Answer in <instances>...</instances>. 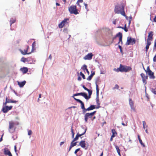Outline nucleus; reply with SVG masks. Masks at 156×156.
<instances>
[{"label":"nucleus","mask_w":156,"mask_h":156,"mask_svg":"<svg viewBox=\"0 0 156 156\" xmlns=\"http://www.w3.org/2000/svg\"><path fill=\"white\" fill-rule=\"evenodd\" d=\"M63 31L64 32L67 33V29H64Z\"/></svg>","instance_id":"0e129e2a"},{"label":"nucleus","mask_w":156,"mask_h":156,"mask_svg":"<svg viewBox=\"0 0 156 156\" xmlns=\"http://www.w3.org/2000/svg\"><path fill=\"white\" fill-rule=\"evenodd\" d=\"M118 35H119L120 36L119 37V42L118 43L119 44L120 42H121V44H122V34L121 32H119L117 34V36Z\"/></svg>","instance_id":"f3484780"},{"label":"nucleus","mask_w":156,"mask_h":156,"mask_svg":"<svg viewBox=\"0 0 156 156\" xmlns=\"http://www.w3.org/2000/svg\"><path fill=\"white\" fill-rule=\"evenodd\" d=\"M129 105L130 107L131 110L134 111H135V109L134 106V103L133 101H132V99L131 98L129 99Z\"/></svg>","instance_id":"9b49d317"},{"label":"nucleus","mask_w":156,"mask_h":156,"mask_svg":"<svg viewBox=\"0 0 156 156\" xmlns=\"http://www.w3.org/2000/svg\"><path fill=\"white\" fill-rule=\"evenodd\" d=\"M69 11L71 14L76 15L79 13L76 9V6L75 5H73L70 7L69 8Z\"/></svg>","instance_id":"423d86ee"},{"label":"nucleus","mask_w":156,"mask_h":156,"mask_svg":"<svg viewBox=\"0 0 156 156\" xmlns=\"http://www.w3.org/2000/svg\"><path fill=\"white\" fill-rule=\"evenodd\" d=\"M82 69L84 71L85 70H86V69H87V65L85 64L83 66V67L82 68Z\"/></svg>","instance_id":"ea45409f"},{"label":"nucleus","mask_w":156,"mask_h":156,"mask_svg":"<svg viewBox=\"0 0 156 156\" xmlns=\"http://www.w3.org/2000/svg\"><path fill=\"white\" fill-rule=\"evenodd\" d=\"M65 25L62 22L60 23L58 25V27L60 28H62Z\"/></svg>","instance_id":"f704fd0d"},{"label":"nucleus","mask_w":156,"mask_h":156,"mask_svg":"<svg viewBox=\"0 0 156 156\" xmlns=\"http://www.w3.org/2000/svg\"><path fill=\"white\" fill-rule=\"evenodd\" d=\"M81 78L79 76H78V80L79 81H81Z\"/></svg>","instance_id":"4d7b16f0"},{"label":"nucleus","mask_w":156,"mask_h":156,"mask_svg":"<svg viewBox=\"0 0 156 156\" xmlns=\"http://www.w3.org/2000/svg\"><path fill=\"white\" fill-rule=\"evenodd\" d=\"M83 4L85 6V8L86 9L87 11H88L89 10V9H88V8H87V3H85V2H84L83 3Z\"/></svg>","instance_id":"58836bf2"},{"label":"nucleus","mask_w":156,"mask_h":156,"mask_svg":"<svg viewBox=\"0 0 156 156\" xmlns=\"http://www.w3.org/2000/svg\"><path fill=\"white\" fill-rule=\"evenodd\" d=\"M153 61L154 62H156V54L155 55L154 57Z\"/></svg>","instance_id":"5fc2aeb1"},{"label":"nucleus","mask_w":156,"mask_h":156,"mask_svg":"<svg viewBox=\"0 0 156 156\" xmlns=\"http://www.w3.org/2000/svg\"><path fill=\"white\" fill-rule=\"evenodd\" d=\"M93 55L92 53H88L83 57V59L85 60H91L92 58Z\"/></svg>","instance_id":"f8f14e48"},{"label":"nucleus","mask_w":156,"mask_h":156,"mask_svg":"<svg viewBox=\"0 0 156 156\" xmlns=\"http://www.w3.org/2000/svg\"><path fill=\"white\" fill-rule=\"evenodd\" d=\"M149 76L150 78L152 79H154L155 78V76H154V73L151 71H149V72L147 73Z\"/></svg>","instance_id":"dca6fc26"},{"label":"nucleus","mask_w":156,"mask_h":156,"mask_svg":"<svg viewBox=\"0 0 156 156\" xmlns=\"http://www.w3.org/2000/svg\"><path fill=\"white\" fill-rule=\"evenodd\" d=\"M20 52L21 54L23 55H25L26 54H29L30 53V52L27 53V50L24 49L23 51L22 50H20Z\"/></svg>","instance_id":"4be33fe9"},{"label":"nucleus","mask_w":156,"mask_h":156,"mask_svg":"<svg viewBox=\"0 0 156 156\" xmlns=\"http://www.w3.org/2000/svg\"><path fill=\"white\" fill-rule=\"evenodd\" d=\"M143 125V127L144 129H145V126L146 125V127H147V126L146 125V122L145 121H143L142 122Z\"/></svg>","instance_id":"72a5a7b5"},{"label":"nucleus","mask_w":156,"mask_h":156,"mask_svg":"<svg viewBox=\"0 0 156 156\" xmlns=\"http://www.w3.org/2000/svg\"><path fill=\"white\" fill-rule=\"evenodd\" d=\"M7 103H8L7 101L5 100V102L3 104V106H6V105Z\"/></svg>","instance_id":"864d4df0"},{"label":"nucleus","mask_w":156,"mask_h":156,"mask_svg":"<svg viewBox=\"0 0 156 156\" xmlns=\"http://www.w3.org/2000/svg\"><path fill=\"white\" fill-rule=\"evenodd\" d=\"M83 78V79H85V77L84 75L83 74L81 76Z\"/></svg>","instance_id":"bf43d9fd"},{"label":"nucleus","mask_w":156,"mask_h":156,"mask_svg":"<svg viewBox=\"0 0 156 156\" xmlns=\"http://www.w3.org/2000/svg\"><path fill=\"white\" fill-rule=\"evenodd\" d=\"M115 148L117 150V152H118L119 151H120V150L119 147L115 145Z\"/></svg>","instance_id":"37998d69"},{"label":"nucleus","mask_w":156,"mask_h":156,"mask_svg":"<svg viewBox=\"0 0 156 156\" xmlns=\"http://www.w3.org/2000/svg\"><path fill=\"white\" fill-rule=\"evenodd\" d=\"M21 61L23 62H25L27 61V58L22 57L21 60Z\"/></svg>","instance_id":"2f4dec72"},{"label":"nucleus","mask_w":156,"mask_h":156,"mask_svg":"<svg viewBox=\"0 0 156 156\" xmlns=\"http://www.w3.org/2000/svg\"><path fill=\"white\" fill-rule=\"evenodd\" d=\"M16 21V20L14 19H13V18H11L10 20V26H11L12 24V23H14Z\"/></svg>","instance_id":"7c9ffc66"},{"label":"nucleus","mask_w":156,"mask_h":156,"mask_svg":"<svg viewBox=\"0 0 156 156\" xmlns=\"http://www.w3.org/2000/svg\"><path fill=\"white\" fill-rule=\"evenodd\" d=\"M76 4L77 5H78L80 8H81V6L79 4V3H78V2H76Z\"/></svg>","instance_id":"680f3d73"},{"label":"nucleus","mask_w":156,"mask_h":156,"mask_svg":"<svg viewBox=\"0 0 156 156\" xmlns=\"http://www.w3.org/2000/svg\"><path fill=\"white\" fill-rule=\"evenodd\" d=\"M118 47L120 49V52L122 54H123V52L122 50V48L121 46L120 45H119Z\"/></svg>","instance_id":"c03bdc74"},{"label":"nucleus","mask_w":156,"mask_h":156,"mask_svg":"<svg viewBox=\"0 0 156 156\" xmlns=\"http://www.w3.org/2000/svg\"><path fill=\"white\" fill-rule=\"evenodd\" d=\"M83 2V0H78L77 2L80 3V2Z\"/></svg>","instance_id":"13d9d810"},{"label":"nucleus","mask_w":156,"mask_h":156,"mask_svg":"<svg viewBox=\"0 0 156 156\" xmlns=\"http://www.w3.org/2000/svg\"><path fill=\"white\" fill-rule=\"evenodd\" d=\"M36 45V43L34 41V42L32 44V49H33V48L35 47Z\"/></svg>","instance_id":"3c124183"},{"label":"nucleus","mask_w":156,"mask_h":156,"mask_svg":"<svg viewBox=\"0 0 156 156\" xmlns=\"http://www.w3.org/2000/svg\"><path fill=\"white\" fill-rule=\"evenodd\" d=\"M151 42L147 41L146 45L145 47V51L146 52H147L149 48L150 45H151Z\"/></svg>","instance_id":"aec40b11"},{"label":"nucleus","mask_w":156,"mask_h":156,"mask_svg":"<svg viewBox=\"0 0 156 156\" xmlns=\"http://www.w3.org/2000/svg\"><path fill=\"white\" fill-rule=\"evenodd\" d=\"M87 91L88 92V98L89 99L90 98V96L92 94V90H89L88 91Z\"/></svg>","instance_id":"c85d7f7f"},{"label":"nucleus","mask_w":156,"mask_h":156,"mask_svg":"<svg viewBox=\"0 0 156 156\" xmlns=\"http://www.w3.org/2000/svg\"><path fill=\"white\" fill-rule=\"evenodd\" d=\"M71 131L72 133V137L73 138L74 137V133L73 129L72 128V126L71 128Z\"/></svg>","instance_id":"4c0bfd02"},{"label":"nucleus","mask_w":156,"mask_h":156,"mask_svg":"<svg viewBox=\"0 0 156 156\" xmlns=\"http://www.w3.org/2000/svg\"><path fill=\"white\" fill-rule=\"evenodd\" d=\"M6 100L7 101L8 103H16L17 102L16 100L9 99L7 98H6Z\"/></svg>","instance_id":"a211bd4d"},{"label":"nucleus","mask_w":156,"mask_h":156,"mask_svg":"<svg viewBox=\"0 0 156 156\" xmlns=\"http://www.w3.org/2000/svg\"><path fill=\"white\" fill-rule=\"evenodd\" d=\"M96 111H95L90 113H87L85 114L84 116V120L86 122H87L88 119L91 118L92 116L95 113Z\"/></svg>","instance_id":"0eeeda50"},{"label":"nucleus","mask_w":156,"mask_h":156,"mask_svg":"<svg viewBox=\"0 0 156 156\" xmlns=\"http://www.w3.org/2000/svg\"><path fill=\"white\" fill-rule=\"evenodd\" d=\"M69 19L66 18L62 22L64 24V25L67 24L68 22H67V20H69Z\"/></svg>","instance_id":"c756f323"},{"label":"nucleus","mask_w":156,"mask_h":156,"mask_svg":"<svg viewBox=\"0 0 156 156\" xmlns=\"http://www.w3.org/2000/svg\"><path fill=\"white\" fill-rule=\"evenodd\" d=\"M140 75H141V76L142 79V80H143V83H145V84H146L147 83V82L145 80H145V79L144 77V74L142 73Z\"/></svg>","instance_id":"bb28decb"},{"label":"nucleus","mask_w":156,"mask_h":156,"mask_svg":"<svg viewBox=\"0 0 156 156\" xmlns=\"http://www.w3.org/2000/svg\"><path fill=\"white\" fill-rule=\"evenodd\" d=\"M95 84L96 86V101L98 107L96 108H98L100 107V103L99 102V89L98 87L97 84V81H96Z\"/></svg>","instance_id":"20e7f679"},{"label":"nucleus","mask_w":156,"mask_h":156,"mask_svg":"<svg viewBox=\"0 0 156 156\" xmlns=\"http://www.w3.org/2000/svg\"><path fill=\"white\" fill-rule=\"evenodd\" d=\"M14 147L15 151V152H16V151H17L16 146V145H15L14 146Z\"/></svg>","instance_id":"e2e57ef3"},{"label":"nucleus","mask_w":156,"mask_h":156,"mask_svg":"<svg viewBox=\"0 0 156 156\" xmlns=\"http://www.w3.org/2000/svg\"><path fill=\"white\" fill-rule=\"evenodd\" d=\"M81 92L74 94L73 95V96H72V97H73L74 98H75L74 97V96H79V95H81Z\"/></svg>","instance_id":"e433bc0d"},{"label":"nucleus","mask_w":156,"mask_h":156,"mask_svg":"<svg viewBox=\"0 0 156 156\" xmlns=\"http://www.w3.org/2000/svg\"><path fill=\"white\" fill-rule=\"evenodd\" d=\"M131 19H132V17L131 16H130V19H129V25H130V23H131Z\"/></svg>","instance_id":"6e6d98bb"},{"label":"nucleus","mask_w":156,"mask_h":156,"mask_svg":"<svg viewBox=\"0 0 156 156\" xmlns=\"http://www.w3.org/2000/svg\"><path fill=\"white\" fill-rule=\"evenodd\" d=\"M12 108V106H3L2 111L4 113H7Z\"/></svg>","instance_id":"1a4fd4ad"},{"label":"nucleus","mask_w":156,"mask_h":156,"mask_svg":"<svg viewBox=\"0 0 156 156\" xmlns=\"http://www.w3.org/2000/svg\"><path fill=\"white\" fill-rule=\"evenodd\" d=\"M80 150V148H78L77 149H76L75 151L74 152V153L75 154H76Z\"/></svg>","instance_id":"603ef678"},{"label":"nucleus","mask_w":156,"mask_h":156,"mask_svg":"<svg viewBox=\"0 0 156 156\" xmlns=\"http://www.w3.org/2000/svg\"><path fill=\"white\" fill-rule=\"evenodd\" d=\"M20 69L21 71L24 73H26L28 71L27 68L26 67H23V68H21Z\"/></svg>","instance_id":"5701e85b"},{"label":"nucleus","mask_w":156,"mask_h":156,"mask_svg":"<svg viewBox=\"0 0 156 156\" xmlns=\"http://www.w3.org/2000/svg\"><path fill=\"white\" fill-rule=\"evenodd\" d=\"M136 43V40L135 38H132L131 37H128L127 38V41L126 43V45L130 44L133 45Z\"/></svg>","instance_id":"6e6552de"},{"label":"nucleus","mask_w":156,"mask_h":156,"mask_svg":"<svg viewBox=\"0 0 156 156\" xmlns=\"http://www.w3.org/2000/svg\"><path fill=\"white\" fill-rule=\"evenodd\" d=\"M72 147H72V146L70 145V146L69 147V151H69L71 149V148H72Z\"/></svg>","instance_id":"69168bd1"},{"label":"nucleus","mask_w":156,"mask_h":156,"mask_svg":"<svg viewBox=\"0 0 156 156\" xmlns=\"http://www.w3.org/2000/svg\"><path fill=\"white\" fill-rule=\"evenodd\" d=\"M9 127L8 130L9 133H13L15 130V123L13 122H9Z\"/></svg>","instance_id":"39448f33"},{"label":"nucleus","mask_w":156,"mask_h":156,"mask_svg":"<svg viewBox=\"0 0 156 156\" xmlns=\"http://www.w3.org/2000/svg\"><path fill=\"white\" fill-rule=\"evenodd\" d=\"M32 133V132L31 130H29L28 131V135H30Z\"/></svg>","instance_id":"de8ad7c7"},{"label":"nucleus","mask_w":156,"mask_h":156,"mask_svg":"<svg viewBox=\"0 0 156 156\" xmlns=\"http://www.w3.org/2000/svg\"><path fill=\"white\" fill-rule=\"evenodd\" d=\"M131 68L129 66H123L122 64H120V67L117 68V69H115L114 70H115L117 72L120 71L121 72H126L128 71L131 70Z\"/></svg>","instance_id":"f03ea898"},{"label":"nucleus","mask_w":156,"mask_h":156,"mask_svg":"<svg viewBox=\"0 0 156 156\" xmlns=\"http://www.w3.org/2000/svg\"><path fill=\"white\" fill-rule=\"evenodd\" d=\"M153 32L152 31H150L148 34V38L147 41L151 42V41L153 39Z\"/></svg>","instance_id":"9d476101"},{"label":"nucleus","mask_w":156,"mask_h":156,"mask_svg":"<svg viewBox=\"0 0 156 156\" xmlns=\"http://www.w3.org/2000/svg\"><path fill=\"white\" fill-rule=\"evenodd\" d=\"M107 30H108V37H111L112 36V32L111 30H109L108 29H107Z\"/></svg>","instance_id":"cd10ccee"},{"label":"nucleus","mask_w":156,"mask_h":156,"mask_svg":"<svg viewBox=\"0 0 156 156\" xmlns=\"http://www.w3.org/2000/svg\"><path fill=\"white\" fill-rule=\"evenodd\" d=\"M87 130V129H84L83 126H81V128L80 130V132L81 131H83V132L81 134H79V133H78L76 136L75 137L73 140V142H74L75 141L77 140H78L79 137H80L82 135H83L86 133Z\"/></svg>","instance_id":"7ed1b4c3"},{"label":"nucleus","mask_w":156,"mask_h":156,"mask_svg":"<svg viewBox=\"0 0 156 156\" xmlns=\"http://www.w3.org/2000/svg\"><path fill=\"white\" fill-rule=\"evenodd\" d=\"M64 143H65V142H63V141L61 142L60 144V146H62L63 144Z\"/></svg>","instance_id":"052dcab7"},{"label":"nucleus","mask_w":156,"mask_h":156,"mask_svg":"<svg viewBox=\"0 0 156 156\" xmlns=\"http://www.w3.org/2000/svg\"><path fill=\"white\" fill-rule=\"evenodd\" d=\"M119 36H120L119 35H118L117 36V34L114 37H113L112 41H114V40H115L116 39V37H119Z\"/></svg>","instance_id":"49530a36"},{"label":"nucleus","mask_w":156,"mask_h":156,"mask_svg":"<svg viewBox=\"0 0 156 156\" xmlns=\"http://www.w3.org/2000/svg\"><path fill=\"white\" fill-rule=\"evenodd\" d=\"M4 154L6 155H8L9 156H12V154L9 150L8 149L5 148L4 149Z\"/></svg>","instance_id":"ddd939ff"},{"label":"nucleus","mask_w":156,"mask_h":156,"mask_svg":"<svg viewBox=\"0 0 156 156\" xmlns=\"http://www.w3.org/2000/svg\"><path fill=\"white\" fill-rule=\"evenodd\" d=\"M74 142H73V140L71 143L70 145L72 146V147H73L74 146H75L76 145L77 142H75L74 143Z\"/></svg>","instance_id":"473e14b6"},{"label":"nucleus","mask_w":156,"mask_h":156,"mask_svg":"<svg viewBox=\"0 0 156 156\" xmlns=\"http://www.w3.org/2000/svg\"><path fill=\"white\" fill-rule=\"evenodd\" d=\"M112 134H117L115 130L113 129L112 130Z\"/></svg>","instance_id":"09e8293b"},{"label":"nucleus","mask_w":156,"mask_h":156,"mask_svg":"<svg viewBox=\"0 0 156 156\" xmlns=\"http://www.w3.org/2000/svg\"><path fill=\"white\" fill-rule=\"evenodd\" d=\"M91 74L88 77L87 79L89 81H90L91 80L92 77H93L94 75L95 74L94 72L92 73V71H91Z\"/></svg>","instance_id":"b1692460"},{"label":"nucleus","mask_w":156,"mask_h":156,"mask_svg":"<svg viewBox=\"0 0 156 156\" xmlns=\"http://www.w3.org/2000/svg\"><path fill=\"white\" fill-rule=\"evenodd\" d=\"M154 22H156V15L155 16V17L154 19Z\"/></svg>","instance_id":"774afa93"},{"label":"nucleus","mask_w":156,"mask_h":156,"mask_svg":"<svg viewBox=\"0 0 156 156\" xmlns=\"http://www.w3.org/2000/svg\"><path fill=\"white\" fill-rule=\"evenodd\" d=\"M125 5L123 3L117 4L115 6L114 11L118 14H121L122 15L125 17L126 18L127 16H126L124 11Z\"/></svg>","instance_id":"f257e3e1"},{"label":"nucleus","mask_w":156,"mask_h":156,"mask_svg":"<svg viewBox=\"0 0 156 156\" xmlns=\"http://www.w3.org/2000/svg\"><path fill=\"white\" fill-rule=\"evenodd\" d=\"M82 87L85 90H86L87 91H88L89 89L87 88L84 85H83L82 86Z\"/></svg>","instance_id":"8fccbe9b"},{"label":"nucleus","mask_w":156,"mask_h":156,"mask_svg":"<svg viewBox=\"0 0 156 156\" xmlns=\"http://www.w3.org/2000/svg\"><path fill=\"white\" fill-rule=\"evenodd\" d=\"M81 95L83 96L86 100H88L87 94L84 92H81Z\"/></svg>","instance_id":"412c9836"},{"label":"nucleus","mask_w":156,"mask_h":156,"mask_svg":"<svg viewBox=\"0 0 156 156\" xmlns=\"http://www.w3.org/2000/svg\"><path fill=\"white\" fill-rule=\"evenodd\" d=\"M138 138L139 140L140 143L144 147H145L144 144L143 143L142 140L140 139L139 135H138Z\"/></svg>","instance_id":"a878e982"},{"label":"nucleus","mask_w":156,"mask_h":156,"mask_svg":"<svg viewBox=\"0 0 156 156\" xmlns=\"http://www.w3.org/2000/svg\"><path fill=\"white\" fill-rule=\"evenodd\" d=\"M26 82L25 81H24L22 82H18V84L19 86L21 87H23L25 84Z\"/></svg>","instance_id":"6ab92c4d"},{"label":"nucleus","mask_w":156,"mask_h":156,"mask_svg":"<svg viewBox=\"0 0 156 156\" xmlns=\"http://www.w3.org/2000/svg\"><path fill=\"white\" fill-rule=\"evenodd\" d=\"M151 91L154 94H156V90H155V89L152 88Z\"/></svg>","instance_id":"a19ab883"},{"label":"nucleus","mask_w":156,"mask_h":156,"mask_svg":"<svg viewBox=\"0 0 156 156\" xmlns=\"http://www.w3.org/2000/svg\"><path fill=\"white\" fill-rule=\"evenodd\" d=\"M123 29L124 31L126 32L128 31V30L126 27V24L125 25L124 27H123V29Z\"/></svg>","instance_id":"79ce46f5"},{"label":"nucleus","mask_w":156,"mask_h":156,"mask_svg":"<svg viewBox=\"0 0 156 156\" xmlns=\"http://www.w3.org/2000/svg\"><path fill=\"white\" fill-rule=\"evenodd\" d=\"M51 55H50L48 57V58L50 59L51 60Z\"/></svg>","instance_id":"338daca9"},{"label":"nucleus","mask_w":156,"mask_h":156,"mask_svg":"<svg viewBox=\"0 0 156 156\" xmlns=\"http://www.w3.org/2000/svg\"><path fill=\"white\" fill-rule=\"evenodd\" d=\"M79 145L81 146V147L83 148H85V149H87V148H85L86 147V144H85V141L84 140H81L79 143Z\"/></svg>","instance_id":"2eb2a0df"},{"label":"nucleus","mask_w":156,"mask_h":156,"mask_svg":"<svg viewBox=\"0 0 156 156\" xmlns=\"http://www.w3.org/2000/svg\"><path fill=\"white\" fill-rule=\"evenodd\" d=\"M83 110V113L84 114L87 112V111H88V110H87V108L86 109L84 108V109H82Z\"/></svg>","instance_id":"a18cd8bd"},{"label":"nucleus","mask_w":156,"mask_h":156,"mask_svg":"<svg viewBox=\"0 0 156 156\" xmlns=\"http://www.w3.org/2000/svg\"><path fill=\"white\" fill-rule=\"evenodd\" d=\"M144 71H145L146 73H147V72H149V71H151V70L150 69L149 66H148L147 69V70L144 69Z\"/></svg>","instance_id":"c9c22d12"},{"label":"nucleus","mask_w":156,"mask_h":156,"mask_svg":"<svg viewBox=\"0 0 156 156\" xmlns=\"http://www.w3.org/2000/svg\"><path fill=\"white\" fill-rule=\"evenodd\" d=\"M95 108V106L94 105H91L89 107L87 108V110L88 111L92 110Z\"/></svg>","instance_id":"393cba45"},{"label":"nucleus","mask_w":156,"mask_h":156,"mask_svg":"<svg viewBox=\"0 0 156 156\" xmlns=\"http://www.w3.org/2000/svg\"><path fill=\"white\" fill-rule=\"evenodd\" d=\"M74 99L77 102L80 103L81 104V107L82 109H84L85 108L84 105L83 103L80 100L74 98Z\"/></svg>","instance_id":"4468645a"}]
</instances>
